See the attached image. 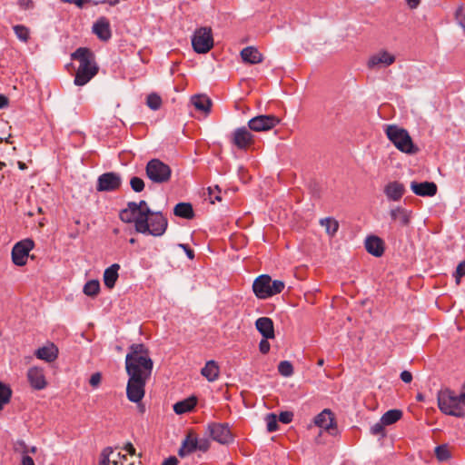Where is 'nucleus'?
<instances>
[{"mask_svg":"<svg viewBox=\"0 0 465 465\" xmlns=\"http://www.w3.org/2000/svg\"><path fill=\"white\" fill-rule=\"evenodd\" d=\"M153 369V361L148 348L143 343L132 344L125 357V371L128 377L149 380Z\"/></svg>","mask_w":465,"mask_h":465,"instance_id":"obj_1","label":"nucleus"},{"mask_svg":"<svg viewBox=\"0 0 465 465\" xmlns=\"http://www.w3.org/2000/svg\"><path fill=\"white\" fill-rule=\"evenodd\" d=\"M73 60L79 62L74 76V84L83 86L86 84L98 73L94 53L86 47L77 48L71 55Z\"/></svg>","mask_w":465,"mask_h":465,"instance_id":"obj_2","label":"nucleus"},{"mask_svg":"<svg viewBox=\"0 0 465 465\" xmlns=\"http://www.w3.org/2000/svg\"><path fill=\"white\" fill-rule=\"evenodd\" d=\"M438 406L446 415L459 418L465 416V398L462 397V391L458 394L450 389L440 390L438 393Z\"/></svg>","mask_w":465,"mask_h":465,"instance_id":"obj_3","label":"nucleus"},{"mask_svg":"<svg viewBox=\"0 0 465 465\" xmlns=\"http://www.w3.org/2000/svg\"><path fill=\"white\" fill-rule=\"evenodd\" d=\"M168 220L161 212H153L147 217L137 219L134 223L135 231L154 237L162 236L167 230Z\"/></svg>","mask_w":465,"mask_h":465,"instance_id":"obj_4","label":"nucleus"},{"mask_svg":"<svg viewBox=\"0 0 465 465\" xmlns=\"http://www.w3.org/2000/svg\"><path fill=\"white\" fill-rule=\"evenodd\" d=\"M387 138L401 153L414 155L419 153V147L413 143L409 132L398 125L390 124L385 128Z\"/></svg>","mask_w":465,"mask_h":465,"instance_id":"obj_5","label":"nucleus"},{"mask_svg":"<svg viewBox=\"0 0 465 465\" xmlns=\"http://www.w3.org/2000/svg\"><path fill=\"white\" fill-rule=\"evenodd\" d=\"M284 287L285 284L282 281H272L271 276L267 274L258 276L252 284V290L256 297L263 300L281 293Z\"/></svg>","mask_w":465,"mask_h":465,"instance_id":"obj_6","label":"nucleus"},{"mask_svg":"<svg viewBox=\"0 0 465 465\" xmlns=\"http://www.w3.org/2000/svg\"><path fill=\"white\" fill-rule=\"evenodd\" d=\"M153 212L144 200L139 203L129 202L126 208L120 212L119 217L125 223H134L137 219L147 217Z\"/></svg>","mask_w":465,"mask_h":465,"instance_id":"obj_7","label":"nucleus"},{"mask_svg":"<svg viewBox=\"0 0 465 465\" xmlns=\"http://www.w3.org/2000/svg\"><path fill=\"white\" fill-rule=\"evenodd\" d=\"M147 177L154 183H164L170 181L171 167L159 159L150 160L145 166Z\"/></svg>","mask_w":465,"mask_h":465,"instance_id":"obj_8","label":"nucleus"},{"mask_svg":"<svg viewBox=\"0 0 465 465\" xmlns=\"http://www.w3.org/2000/svg\"><path fill=\"white\" fill-rule=\"evenodd\" d=\"M193 50L198 54H206L213 46V38L212 29L209 27H201L195 31L192 38Z\"/></svg>","mask_w":465,"mask_h":465,"instance_id":"obj_9","label":"nucleus"},{"mask_svg":"<svg viewBox=\"0 0 465 465\" xmlns=\"http://www.w3.org/2000/svg\"><path fill=\"white\" fill-rule=\"evenodd\" d=\"M35 242L26 238L18 242H16L11 252L12 262L16 266H24L27 262V259L29 257V252L34 249Z\"/></svg>","mask_w":465,"mask_h":465,"instance_id":"obj_10","label":"nucleus"},{"mask_svg":"<svg viewBox=\"0 0 465 465\" xmlns=\"http://www.w3.org/2000/svg\"><path fill=\"white\" fill-rule=\"evenodd\" d=\"M147 381L146 379L128 377L126 396L130 401L138 403L143 400Z\"/></svg>","mask_w":465,"mask_h":465,"instance_id":"obj_11","label":"nucleus"},{"mask_svg":"<svg viewBox=\"0 0 465 465\" xmlns=\"http://www.w3.org/2000/svg\"><path fill=\"white\" fill-rule=\"evenodd\" d=\"M280 119L272 114H260L248 122V127L253 132H266L274 128Z\"/></svg>","mask_w":465,"mask_h":465,"instance_id":"obj_12","label":"nucleus"},{"mask_svg":"<svg viewBox=\"0 0 465 465\" xmlns=\"http://www.w3.org/2000/svg\"><path fill=\"white\" fill-rule=\"evenodd\" d=\"M122 184L121 176L114 172L104 173L97 179L96 190L98 192H114Z\"/></svg>","mask_w":465,"mask_h":465,"instance_id":"obj_13","label":"nucleus"},{"mask_svg":"<svg viewBox=\"0 0 465 465\" xmlns=\"http://www.w3.org/2000/svg\"><path fill=\"white\" fill-rule=\"evenodd\" d=\"M231 142L238 149L247 150L254 143L255 140L254 135L247 129V127L243 126L233 131Z\"/></svg>","mask_w":465,"mask_h":465,"instance_id":"obj_14","label":"nucleus"},{"mask_svg":"<svg viewBox=\"0 0 465 465\" xmlns=\"http://www.w3.org/2000/svg\"><path fill=\"white\" fill-rule=\"evenodd\" d=\"M208 429L213 440L221 444H228L232 441V435L227 424L212 423Z\"/></svg>","mask_w":465,"mask_h":465,"instance_id":"obj_15","label":"nucleus"},{"mask_svg":"<svg viewBox=\"0 0 465 465\" xmlns=\"http://www.w3.org/2000/svg\"><path fill=\"white\" fill-rule=\"evenodd\" d=\"M26 377L29 384L35 390L40 391L47 386L44 370L40 367L34 366L29 368Z\"/></svg>","mask_w":465,"mask_h":465,"instance_id":"obj_16","label":"nucleus"},{"mask_svg":"<svg viewBox=\"0 0 465 465\" xmlns=\"http://www.w3.org/2000/svg\"><path fill=\"white\" fill-rule=\"evenodd\" d=\"M126 460L125 455L120 452L114 454L113 449L107 447L101 453L99 465H124Z\"/></svg>","mask_w":465,"mask_h":465,"instance_id":"obj_17","label":"nucleus"},{"mask_svg":"<svg viewBox=\"0 0 465 465\" xmlns=\"http://www.w3.org/2000/svg\"><path fill=\"white\" fill-rule=\"evenodd\" d=\"M411 189L416 195L422 197L434 196L438 190L436 183L433 182L418 183L415 181L411 183Z\"/></svg>","mask_w":465,"mask_h":465,"instance_id":"obj_18","label":"nucleus"},{"mask_svg":"<svg viewBox=\"0 0 465 465\" xmlns=\"http://www.w3.org/2000/svg\"><path fill=\"white\" fill-rule=\"evenodd\" d=\"M314 423L316 426L327 431H331L336 427L334 415L329 409H324L321 413L315 416Z\"/></svg>","mask_w":465,"mask_h":465,"instance_id":"obj_19","label":"nucleus"},{"mask_svg":"<svg viewBox=\"0 0 465 465\" xmlns=\"http://www.w3.org/2000/svg\"><path fill=\"white\" fill-rule=\"evenodd\" d=\"M59 351L56 345L49 343L46 346L38 348L35 351L37 359L43 360L46 362H53L58 358Z\"/></svg>","mask_w":465,"mask_h":465,"instance_id":"obj_20","label":"nucleus"},{"mask_svg":"<svg viewBox=\"0 0 465 465\" xmlns=\"http://www.w3.org/2000/svg\"><path fill=\"white\" fill-rule=\"evenodd\" d=\"M93 32L97 35V37L102 41H107L112 36V32L110 28V23L107 18L101 17L99 18L93 26Z\"/></svg>","mask_w":465,"mask_h":465,"instance_id":"obj_21","label":"nucleus"},{"mask_svg":"<svg viewBox=\"0 0 465 465\" xmlns=\"http://www.w3.org/2000/svg\"><path fill=\"white\" fill-rule=\"evenodd\" d=\"M365 249L373 256L381 257L384 252V242L380 237L371 235L365 240Z\"/></svg>","mask_w":465,"mask_h":465,"instance_id":"obj_22","label":"nucleus"},{"mask_svg":"<svg viewBox=\"0 0 465 465\" xmlns=\"http://www.w3.org/2000/svg\"><path fill=\"white\" fill-rule=\"evenodd\" d=\"M256 329L265 339H273L274 338V327L273 322L269 317H261L256 320L255 322Z\"/></svg>","mask_w":465,"mask_h":465,"instance_id":"obj_23","label":"nucleus"},{"mask_svg":"<svg viewBox=\"0 0 465 465\" xmlns=\"http://www.w3.org/2000/svg\"><path fill=\"white\" fill-rule=\"evenodd\" d=\"M395 62V56L387 51H381L372 55L368 62L369 68H374L378 65L388 66Z\"/></svg>","mask_w":465,"mask_h":465,"instance_id":"obj_24","label":"nucleus"},{"mask_svg":"<svg viewBox=\"0 0 465 465\" xmlns=\"http://www.w3.org/2000/svg\"><path fill=\"white\" fill-rule=\"evenodd\" d=\"M384 193L389 200L397 202L404 195L405 187L399 182H391L384 187Z\"/></svg>","mask_w":465,"mask_h":465,"instance_id":"obj_25","label":"nucleus"},{"mask_svg":"<svg viewBox=\"0 0 465 465\" xmlns=\"http://www.w3.org/2000/svg\"><path fill=\"white\" fill-rule=\"evenodd\" d=\"M201 374L210 382L218 380L220 376V367L218 363L213 361H208L204 367L201 370Z\"/></svg>","mask_w":465,"mask_h":465,"instance_id":"obj_26","label":"nucleus"},{"mask_svg":"<svg viewBox=\"0 0 465 465\" xmlns=\"http://www.w3.org/2000/svg\"><path fill=\"white\" fill-rule=\"evenodd\" d=\"M196 443L197 437L193 433L190 432L183 440L182 446L178 450V455L183 458L194 452L197 450Z\"/></svg>","mask_w":465,"mask_h":465,"instance_id":"obj_27","label":"nucleus"},{"mask_svg":"<svg viewBox=\"0 0 465 465\" xmlns=\"http://www.w3.org/2000/svg\"><path fill=\"white\" fill-rule=\"evenodd\" d=\"M241 56L243 62L251 64H256L262 62V54L257 48L252 46L243 48L241 52Z\"/></svg>","mask_w":465,"mask_h":465,"instance_id":"obj_28","label":"nucleus"},{"mask_svg":"<svg viewBox=\"0 0 465 465\" xmlns=\"http://www.w3.org/2000/svg\"><path fill=\"white\" fill-rule=\"evenodd\" d=\"M119 270L120 265L118 263H114L105 269L104 272V283L108 289H113L114 287L115 282L119 277Z\"/></svg>","mask_w":465,"mask_h":465,"instance_id":"obj_29","label":"nucleus"},{"mask_svg":"<svg viewBox=\"0 0 465 465\" xmlns=\"http://www.w3.org/2000/svg\"><path fill=\"white\" fill-rule=\"evenodd\" d=\"M197 400L195 397H190L181 401L176 402L173 405V411L176 414H183L190 412L196 406Z\"/></svg>","mask_w":465,"mask_h":465,"instance_id":"obj_30","label":"nucleus"},{"mask_svg":"<svg viewBox=\"0 0 465 465\" xmlns=\"http://www.w3.org/2000/svg\"><path fill=\"white\" fill-rule=\"evenodd\" d=\"M192 104L197 110L205 114L210 112L212 106V101L204 94L193 95L192 97Z\"/></svg>","mask_w":465,"mask_h":465,"instance_id":"obj_31","label":"nucleus"},{"mask_svg":"<svg viewBox=\"0 0 465 465\" xmlns=\"http://www.w3.org/2000/svg\"><path fill=\"white\" fill-rule=\"evenodd\" d=\"M173 213L177 217L184 219H193L194 212L193 205L189 203H179L173 208Z\"/></svg>","mask_w":465,"mask_h":465,"instance_id":"obj_32","label":"nucleus"},{"mask_svg":"<svg viewBox=\"0 0 465 465\" xmlns=\"http://www.w3.org/2000/svg\"><path fill=\"white\" fill-rule=\"evenodd\" d=\"M391 217L393 221H399L402 226H407L411 221L410 213L401 207H397L391 211Z\"/></svg>","mask_w":465,"mask_h":465,"instance_id":"obj_33","label":"nucleus"},{"mask_svg":"<svg viewBox=\"0 0 465 465\" xmlns=\"http://www.w3.org/2000/svg\"><path fill=\"white\" fill-rule=\"evenodd\" d=\"M401 417H402L401 411L396 410V409L390 410L382 415L381 421L383 422V424L391 425V424L397 422L399 420H401Z\"/></svg>","mask_w":465,"mask_h":465,"instance_id":"obj_34","label":"nucleus"},{"mask_svg":"<svg viewBox=\"0 0 465 465\" xmlns=\"http://www.w3.org/2000/svg\"><path fill=\"white\" fill-rule=\"evenodd\" d=\"M11 397V388L0 381V411L4 409L5 405L10 402Z\"/></svg>","mask_w":465,"mask_h":465,"instance_id":"obj_35","label":"nucleus"},{"mask_svg":"<svg viewBox=\"0 0 465 465\" xmlns=\"http://www.w3.org/2000/svg\"><path fill=\"white\" fill-rule=\"evenodd\" d=\"M84 293L89 297H95L100 292V282L97 280L88 281L83 290Z\"/></svg>","mask_w":465,"mask_h":465,"instance_id":"obj_36","label":"nucleus"},{"mask_svg":"<svg viewBox=\"0 0 465 465\" xmlns=\"http://www.w3.org/2000/svg\"><path fill=\"white\" fill-rule=\"evenodd\" d=\"M320 223L322 226L325 227L327 233L331 236L334 235L339 229V223L331 217L322 219Z\"/></svg>","mask_w":465,"mask_h":465,"instance_id":"obj_37","label":"nucleus"},{"mask_svg":"<svg viewBox=\"0 0 465 465\" xmlns=\"http://www.w3.org/2000/svg\"><path fill=\"white\" fill-rule=\"evenodd\" d=\"M162 104H163V101H162L161 96L155 93H152V94H148L146 97V105L153 111L160 109L162 106Z\"/></svg>","mask_w":465,"mask_h":465,"instance_id":"obj_38","label":"nucleus"},{"mask_svg":"<svg viewBox=\"0 0 465 465\" xmlns=\"http://www.w3.org/2000/svg\"><path fill=\"white\" fill-rule=\"evenodd\" d=\"M15 35L19 40H21L24 43H26L30 37V31L29 29L22 25H16L13 27Z\"/></svg>","mask_w":465,"mask_h":465,"instance_id":"obj_39","label":"nucleus"},{"mask_svg":"<svg viewBox=\"0 0 465 465\" xmlns=\"http://www.w3.org/2000/svg\"><path fill=\"white\" fill-rule=\"evenodd\" d=\"M278 371L284 377H290L293 374L292 364L288 361H282L278 365Z\"/></svg>","mask_w":465,"mask_h":465,"instance_id":"obj_40","label":"nucleus"},{"mask_svg":"<svg viewBox=\"0 0 465 465\" xmlns=\"http://www.w3.org/2000/svg\"><path fill=\"white\" fill-rule=\"evenodd\" d=\"M435 455L440 461H444L450 458V452L446 445L436 447Z\"/></svg>","mask_w":465,"mask_h":465,"instance_id":"obj_41","label":"nucleus"},{"mask_svg":"<svg viewBox=\"0 0 465 465\" xmlns=\"http://www.w3.org/2000/svg\"><path fill=\"white\" fill-rule=\"evenodd\" d=\"M208 196L211 203H214L215 202H221V189L218 185H215L214 187H208Z\"/></svg>","mask_w":465,"mask_h":465,"instance_id":"obj_42","label":"nucleus"},{"mask_svg":"<svg viewBox=\"0 0 465 465\" xmlns=\"http://www.w3.org/2000/svg\"><path fill=\"white\" fill-rule=\"evenodd\" d=\"M266 425H267V430L269 432H273L278 430V421L277 417L274 413H269L266 418Z\"/></svg>","mask_w":465,"mask_h":465,"instance_id":"obj_43","label":"nucleus"},{"mask_svg":"<svg viewBox=\"0 0 465 465\" xmlns=\"http://www.w3.org/2000/svg\"><path fill=\"white\" fill-rule=\"evenodd\" d=\"M130 185H131V188L135 193H140V192H142L144 189V182H143V180L141 179L140 177H137V176H134V177L131 178Z\"/></svg>","mask_w":465,"mask_h":465,"instance_id":"obj_44","label":"nucleus"},{"mask_svg":"<svg viewBox=\"0 0 465 465\" xmlns=\"http://www.w3.org/2000/svg\"><path fill=\"white\" fill-rule=\"evenodd\" d=\"M293 413L292 411H282L279 414V420L284 424H289L292 421Z\"/></svg>","mask_w":465,"mask_h":465,"instance_id":"obj_45","label":"nucleus"},{"mask_svg":"<svg viewBox=\"0 0 465 465\" xmlns=\"http://www.w3.org/2000/svg\"><path fill=\"white\" fill-rule=\"evenodd\" d=\"M384 426H386V424H383V422L381 420L380 422L378 423H375L371 428V432L373 434V435H384Z\"/></svg>","mask_w":465,"mask_h":465,"instance_id":"obj_46","label":"nucleus"},{"mask_svg":"<svg viewBox=\"0 0 465 465\" xmlns=\"http://www.w3.org/2000/svg\"><path fill=\"white\" fill-rule=\"evenodd\" d=\"M454 276L456 278V282L460 283V279L461 277L465 276V261H463L460 263H459V265L457 266V269H456Z\"/></svg>","mask_w":465,"mask_h":465,"instance_id":"obj_47","label":"nucleus"},{"mask_svg":"<svg viewBox=\"0 0 465 465\" xmlns=\"http://www.w3.org/2000/svg\"><path fill=\"white\" fill-rule=\"evenodd\" d=\"M455 16H456V19L459 23V25L464 29L465 31V12L463 11L462 8H459L457 11H456V14H455Z\"/></svg>","mask_w":465,"mask_h":465,"instance_id":"obj_48","label":"nucleus"},{"mask_svg":"<svg viewBox=\"0 0 465 465\" xmlns=\"http://www.w3.org/2000/svg\"><path fill=\"white\" fill-rule=\"evenodd\" d=\"M17 5L23 10H30L35 7V3L33 0H18Z\"/></svg>","mask_w":465,"mask_h":465,"instance_id":"obj_49","label":"nucleus"},{"mask_svg":"<svg viewBox=\"0 0 465 465\" xmlns=\"http://www.w3.org/2000/svg\"><path fill=\"white\" fill-rule=\"evenodd\" d=\"M197 450L202 451H207L210 448V441L207 439H197Z\"/></svg>","mask_w":465,"mask_h":465,"instance_id":"obj_50","label":"nucleus"},{"mask_svg":"<svg viewBox=\"0 0 465 465\" xmlns=\"http://www.w3.org/2000/svg\"><path fill=\"white\" fill-rule=\"evenodd\" d=\"M15 450L20 451L23 455H28V446L24 440H18L15 443Z\"/></svg>","mask_w":465,"mask_h":465,"instance_id":"obj_51","label":"nucleus"},{"mask_svg":"<svg viewBox=\"0 0 465 465\" xmlns=\"http://www.w3.org/2000/svg\"><path fill=\"white\" fill-rule=\"evenodd\" d=\"M269 339L263 338L259 343V350L262 354H266L269 352L271 345L268 341Z\"/></svg>","mask_w":465,"mask_h":465,"instance_id":"obj_52","label":"nucleus"},{"mask_svg":"<svg viewBox=\"0 0 465 465\" xmlns=\"http://www.w3.org/2000/svg\"><path fill=\"white\" fill-rule=\"evenodd\" d=\"M101 379H102L101 374L99 372H95V373L92 374V376L89 380V383L93 387H97L101 382Z\"/></svg>","mask_w":465,"mask_h":465,"instance_id":"obj_53","label":"nucleus"},{"mask_svg":"<svg viewBox=\"0 0 465 465\" xmlns=\"http://www.w3.org/2000/svg\"><path fill=\"white\" fill-rule=\"evenodd\" d=\"M179 247H181L186 253L187 257L190 260H193L194 258V252L193 249H191L187 244L180 243Z\"/></svg>","mask_w":465,"mask_h":465,"instance_id":"obj_54","label":"nucleus"},{"mask_svg":"<svg viewBox=\"0 0 465 465\" xmlns=\"http://www.w3.org/2000/svg\"><path fill=\"white\" fill-rule=\"evenodd\" d=\"M401 379L405 383H410L412 381V374L408 371H403L401 373Z\"/></svg>","mask_w":465,"mask_h":465,"instance_id":"obj_55","label":"nucleus"},{"mask_svg":"<svg viewBox=\"0 0 465 465\" xmlns=\"http://www.w3.org/2000/svg\"><path fill=\"white\" fill-rule=\"evenodd\" d=\"M21 465H35V461L29 455H23Z\"/></svg>","mask_w":465,"mask_h":465,"instance_id":"obj_56","label":"nucleus"},{"mask_svg":"<svg viewBox=\"0 0 465 465\" xmlns=\"http://www.w3.org/2000/svg\"><path fill=\"white\" fill-rule=\"evenodd\" d=\"M63 3H70L74 4L78 7H83L84 3L87 2V0H61Z\"/></svg>","mask_w":465,"mask_h":465,"instance_id":"obj_57","label":"nucleus"},{"mask_svg":"<svg viewBox=\"0 0 465 465\" xmlns=\"http://www.w3.org/2000/svg\"><path fill=\"white\" fill-rule=\"evenodd\" d=\"M178 460L174 456H171L166 459L162 465H177Z\"/></svg>","mask_w":465,"mask_h":465,"instance_id":"obj_58","label":"nucleus"},{"mask_svg":"<svg viewBox=\"0 0 465 465\" xmlns=\"http://www.w3.org/2000/svg\"><path fill=\"white\" fill-rule=\"evenodd\" d=\"M124 450H126L132 456L135 454V448L131 442L126 443L125 446L124 447Z\"/></svg>","mask_w":465,"mask_h":465,"instance_id":"obj_59","label":"nucleus"},{"mask_svg":"<svg viewBox=\"0 0 465 465\" xmlns=\"http://www.w3.org/2000/svg\"><path fill=\"white\" fill-rule=\"evenodd\" d=\"M8 98L3 94H0V109H3L8 105Z\"/></svg>","mask_w":465,"mask_h":465,"instance_id":"obj_60","label":"nucleus"},{"mask_svg":"<svg viewBox=\"0 0 465 465\" xmlns=\"http://www.w3.org/2000/svg\"><path fill=\"white\" fill-rule=\"evenodd\" d=\"M405 1L408 4V5L410 6V8H411V9L416 8L420 4V0H405Z\"/></svg>","mask_w":465,"mask_h":465,"instance_id":"obj_61","label":"nucleus"},{"mask_svg":"<svg viewBox=\"0 0 465 465\" xmlns=\"http://www.w3.org/2000/svg\"><path fill=\"white\" fill-rule=\"evenodd\" d=\"M36 451H37V448L35 446H33L30 448L28 447V453L30 452L32 454H35V453H36Z\"/></svg>","mask_w":465,"mask_h":465,"instance_id":"obj_62","label":"nucleus"},{"mask_svg":"<svg viewBox=\"0 0 465 465\" xmlns=\"http://www.w3.org/2000/svg\"><path fill=\"white\" fill-rule=\"evenodd\" d=\"M120 0H109L107 1V3L111 5V6H114L116 5L117 4H119Z\"/></svg>","mask_w":465,"mask_h":465,"instance_id":"obj_63","label":"nucleus"},{"mask_svg":"<svg viewBox=\"0 0 465 465\" xmlns=\"http://www.w3.org/2000/svg\"><path fill=\"white\" fill-rule=\"evenodd\" d=\"M18 167H19L21 170H24V169H25V168H26V165H25V163H23V162H20V161H19V162H18Z\"/></svg>","mask_w":465,"mask_h":465,"instance_id":"obj_64","label":"nucleus"}]
</instances>
